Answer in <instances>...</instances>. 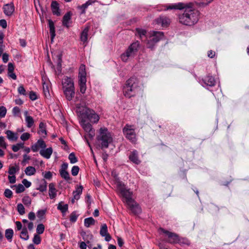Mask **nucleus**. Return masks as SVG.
Here are the masks:
<instances>
[{
    "mask_svg": "<svg viewBox=\"0 0 249 249\" xmlns=\"http://www.w3.org/2000/svg\"><path fill=\"white\" fill-rule=\"evenodd\" d=\"M165 10H179L182 11L178 16L180 23L189 26L195 25L199 20L200 12L192 2H178L165 6Z\"/></svg>",
    "mask_w": 249,
    "mask_h": 249,
    "instance_id": "f257e3e1",
    "label": "nucleus"
},
{
    "mask_svg": "<svg viewBox=\"0 0 249 249\" xmlns=\"http://www.w3.org/2000/svg\"><path fill=\"white\" fill-rule=\"evenodd\" d=\"M141 88L139 79L132 77L128 79L124 87V95L127 98L136 96L140 91Z\"/></svg>",
    "mask_w": 249,
    "mask_h": 249,
    "instance_id": "f03ea898",
    "label": "nucleus"
},
{
    "mask_svg": "<svg viewBox=\"0 0 249 249\" xmlns=\"http://www.w3.org/2000/svg\"><path fill=\"white\" fill-rule=\"evenodd\" d=\"M97 140L102 149L107 148L109 144L113 142L112 135L106 128H101L100 129Z\"/></svg>",
    "mask_w": 249,
    "mask_h": 249,
    "instance_id": "7ed1b4c3",
    "label": "nucleus"
},
{
    "mask_svg": "<svg viewBox=\"0 0 249 249\" xmlns=\"http://www.w3.org/2000/svg\"><path fill=\"white\" fill-rule=\"evenodd\" d=\"M116 184L117 190L125 199L126 203L133 200L132 198V192L130 191L129 189H127L124 183L118 181L116 182Z\"/></svg>",
    "mask_w": 249,
    "mask_h": 249,
    "instance_id": "20e7f679",
    "label": "nucleus"
},
{
    "mask_svg": "<svg viewBox=\"0 0 249 249\" xmlns=\"http://www.w3.org/2000/svg\"><path fill=\"white\" fill-rule=\"evenodd\" d=\"M87 73L86 72L85 65H81L79 68L78 73V82L80 91L82 93H84L86 90Z\"/></svg>",
    "mask_w": 249,
    "mask_h": 249,
    "instance_id": "39448f33",
    "label": "nucleus"
},
{
    "mask_svg": "<svg viewBox=\"0 0 249 249\" xmlns=\"http://www.w3.org/2000/svg\"><path fill=\"white\" fill-rule=\"evenodd\" d=\"M139 47V43L138 41L135 42L131 44L125 52L121 55L122 61L126 62L129 58L133 57L136 55L138 50Z\"/></svg>",
    "mask_w": 249,
    "mask_h": 249,
    "instance_id": "423d86ee",
    "label": "nucleus"
},
{
    "mask_svg": "<svg viewBox=\"0 0 249 249\" xmlns=\"http://www.w3.org/2000/svg\"><path fill=\"white\" fill-rule=\"evenodd\" d=\"M81 125L86 133L85 138L88 145H89V140L92 139L94 136V130L93 129L91 125L89 123L87 122L84 118L82 119Z\"/></svg>",
    "mask_w": 249,
    "mask_h": 249,
    "instance_id": "0eeeda50",
    "label": "nucleus"
},
{
    "mask_svg": "<svg viewBox=\"0 0 249 249\" xmlns=\"http://www.w3.org/2000/svg\"><path fill=\"white\" fill-rule=\"evenodd\" d=\"M123 133L125 138L132 143L137 142L136 134L133 125L126 124L123 129Z\"/></svg>",
    "mask_w": 249,
    "mask_h": 249,
    "instance_id": "6e6552de",
    "label": "nucleus"
},
{
    "mask_svg": "<svg viewBox=\"0 0 249 249\" xmlns=\"http://www.w3.org/2000/svg\"><path fill=\"white\" fill-rule=\"evenodd\" d=\"M82 118H87L92 123H97L99 120V115L95 112L89 108H86L85 111L81 114Z\"/></svg>",
    "mask_w": 249,
    "mask_h": 249,
    "instance_id": "1a4fd4ad",
    "label": "nucleus"
},
{
    "mask_svg": "<svg viewBox=\"0 0 249 249\" xmlns=\"http://www.w3.org/2000/svg\"><path fill=\"white\" fill-rule=\"evenodd\" d=\"M164 35L161 32H153L152 36L149 40L147 41V47L152 48L154 44L163 38Z\"/></svg>",
    "mask_w": 249,
    "mask_h": 249,
    "instance_id": "9d476101",
    "label": "nucleus"
},
{
    "mask_svg": "<svg viewBox=\"0 0 249 249\" xmlns=\"http://www.w3.org/2000/svg\"><path fill=\"white\" fill-rule=\"evenodd\" d=\"M160 230L167 236V239L166 240V242L171 244H176L179 242L180 240L179 237L177 234L170 232L162 228H160Z\"/></svg>",
    "mask_w": 249,
    "mask_h": 249,
    "instance_id": "9b49d317",
    "label": "nucleus"
},
{
    "mask_svg": "<svg viewBox=\"0 0 249 249\" xmlns=\"http://www.w3.org/2000/svg\"><path fill=\"white\" fill-rule=\"evenodd\" d=\"M126 204L131 212L135 214H138L141 213V208L134 200Z\"/></svg>",
    "mask_w": 249,
    "mask_h": 249,
    "instance_id": "f8f14e48",
    "label": "nucleus"
},
{
    "mask_svg": "<svg viewBox=\"0 0 249 249\" xmlns=\"http://www.w3.org/2000/svg\"><path fill=\"white\" fill-rule=\"evenodd\" d=\"M100 234L102 237H105V239L106 241H109L111 237L108 233L107 227L106 224H103L101 225Z\"/></svg>",
    "mask_w": 249,
    "mask_h": 249,
    "instance_id": "ddd939ff",
    "label": "nucleus"
},
{
    "mask_svg": "<svg viewBox=\"0 0 249 249\" xmlns=\"http://www.w3.org/2000/svg\"><path fill=\"white\" fill-rule=\"evenodd\" d=\"M156 22L162 27H167L170 24L171 20L168 17L165 16H161L156 19Z\"/></svg>",
    "mask_w": 249,
    "mask_h": 249,
    "instance_id": "4468645a",
    "label": "nucleus"
},
{
    "mask_svg": "<svg viewBox=\"0 0 249 249\" xmlns=\"http://www.w3.org/2000/svg\"><path fill=\"white\" fill-rule=\"evenodd\" d=\"M62 86L63 90L65 89H68L74 88V83L72 79L70 77H65L62 80Z\"/></svg>",
    "mask_w": 249,
    "mask_h": 249,
    "instance_id": "2eb2a0df",
    "label": "nucleus"
},
{
    "mask_svg": "<svg viewBox=\"0 0 249 249\" xmlns=\"http://www.w3.org/2000/svg\"><path fill=\"white\" fill-rule=\"evenodd\" d=\"M63 92L67 100L71 101L75 95L74 87L70 89H66L63 90Z\"/></svg>",
    "mask_w": 249,
    "mask_h": 249,
    "instance_id": "dca6fc26",
    "label": "nucleus"
},
{
    "mask_svg": "<svg viewBox=\"0 0 249 249\" xmlns=\"http://www.w3.org/2000/svg\"><path fill=\"white\" fill-rule=\"evenodd\" d=\"M4 14L7 16H11L14 11L15 8L13 3L6 4L3 7Z\"/></svg>",
    "mask_w": 249,
    "mask_h": 249,
    "instance_id": "f3484780",
    "label": "nucleus"
},
{
    "mask_svg": "<svg viewBox=\"0 0 249 249\" xmlns=\"http://www.w3.org/2000/svg\"><path fill=\"white\" fill-rule=\"evenodd\" d=\"M39 153L43 157L49 159L53 153V149L52 147H49L46 149H41Z\"/></svg>",
    "mask_w": 249,
    "mask_h": 249,
    "instance_id": "a211bd4d",
    "label": "nucleus"
},
{
    "mask_svg": "<svg viewBox=\"0 0 249 249\" xmlns=\"http://www.w3.org/2000/svg\"><path fill=\"white\" fill-rule=\"evenodd\" d=\"M72 14L71 12H67L63 17L62 23L63 25L67 27H69L71 23V17Z\"/></svg>",
    "mask_w": 249,
    "mask_h": 249,
    "instance_id": "6ab92c4d",
    "label": "nucleus"
},
{
    "mask_svg": "<svg viewBox=\"0 0 249 249\" xmlns=\"http://www.w3.org/2000/svg\"><path fill=\"white\" fill-rule=\"evenodd\" d=\"M24 114L25 117V120L27 124V127L31 128L34 124V120L32 116L28 115V112L27 111H25Z\"/></svg>",
    "mask_w": 249,
    "mask_h": 249,
    "instance_id": "aec40b11",
    "label": "nucleus"
},
{
    "mask_svg": "<svg viewBox=\"0 0 249 249\" xmlns=\"http://www.w3.org/2000/svg\"><path fill=\"white\" fill-rule=\"evenodd\" d=\"M7 139L11 141H16L18 139V134L11 130H7L5 132Z\"/></svg>",
    "mask_w": 249,
    "mask_h": 249,
    "instance_id": "412c9836",
    "label": "nucleus"
},
{
    "mask_svg": "<svg viewBox=\"0 0 249 249\" xmlns=\"http://www.w3.org/2000/svg\"><path fill=\"white\" fill-rule=\"evenodd\" d=\"M138 152L136 150L133 151L129 156L130 160L133 162L138 164L140 163V160L138 157Z\"/></svg>",
    "mask_w": 249,
    "mask_h": 249,
    "instance_id": "4be33fe9",
    "label": "nucleus"
},
{
    "mask_svg": "<svg viewBox=\"0 0 249 249\" xmlns=\"http://www.w3.org/2000/svg\"><path fill=\"white\" fill-rule=\"evenodd\" d=\"M38 133L42 137L45 138L47 136V131L46 128V124L43 123L41 122L39 125V130L38 131Z\"/></svg>",
    "mask_w": 249,
    "mask_h": 249,
    "instance_id": "5701e85b",
    "label": "nucleus"
},
{
    "mask_svg": "<svg viewBox=\"0 0 249 249\" xmlns=\"http://www.w3.org/2000/svg\"><path fill=\"white\" fill-rule=\"evenodd\" d=\"M49 195L50 196V197L51 199H53L54 197H55L56 196V190L55 188V185L54 183H50L49 185Z\"/></svg>",
    "mask_w": 249,
    "mask_h": 249,
    "instance_id": "b1692460",
    "label": "nucleus"
},
{
    "mask_svg": "<svg viewBox=\"0 0 249 249\" xmlns=\"http://www.w3.org/2000/svg\"><path fill=\"white\" fill-rule=\"evenodd\" d=\"M204 84L209 86H213L215 84L214 78L210 75H208L203 80Z\"/></svg>",
    "mask_w": 249,
    "mask_h": 249,
    "instance_id": "393cba45",
    "label": "nucleus"
},
{
    "mask_svg": "<svg viewBox=\"0 0 249 249\" xmlns=\"http://www.w3.org/2000/svg\"><path fill=\"white\" fill-rule=\"evenodd\" d=\"M48 23H49V26L50 28V33L51 36V40L52 41H53V39L55 36V28L54 26V23L51 20L48 19Z\"/></svg>",
    "mask_w": 249,
    "mask_h": 249,
    "instance_id": "a878e982",
    "label": "nucleus"
},
{
    "mask_svg": "<svg viewBox=\"0 0 249 249\" xmlns=\"http://www.w3.org/2000/svg\"><path fill=\"white\" fill-rule=\"evenodd\" d=\"M83 187L82 186H80L77 187L75 191H73V198L71 200L72 203H74V199L78 200L80 198V195L82 192Z\"/></svg>",
    "mask_w": 249,
    "mask_h": 249,
    "instance_id": "bb28decb",
    "label": "nucleus"
},
{
    "mask_svg": "<svg viewBox=\"0 0 249 249\" xmlns=\"http://www.w3.org/2000/svg\"><path fill=\"white\" fill-rule=\"evenodd\" d=\"M89 31V27H87L83 30L81 34L80 39L81 41H82L84 44L87 41Z\"/></svg>",
    "mask_w": 249,
    "mask_h": 249,
    "instance_id": "cd10ccee",
    "label": "nucleus"
},
{
    "mask_svg": "<svg viewBox=\"0 0 249 249\" xmlns=\"http://www.w3.org/2000/svg\"><path fill=\"white\" fill-rule=\"evenodd\" d=\"M51 8L52 12L54 15L56 16H59L60 15L58 4L56 1H53L52 2Z\"/></svg>",
    "mask_w": 249,
    "mask_h": 249,
    "instance_id": "c85d7f7f",
    "label": "nucleus"
},
{
    "mask_svg": "<svg viewBox=\"0 0 249 249\" xmlns=\"http://www.w3.org/2000/svg\"><path fill=\"white\" fill-rule=\"evenodd\" d=\"M213 0H196V3L199 7H205L211 3Z\"/></svg>",
    "mask_w": 249,
    "mask_h": 249,
    "instance_id": "c756f323",
    "label": "nucleus"
},
{
    "mask_svg": "<svg viewBox=\"0 0 249 249\" xmlns=\"http://www.w3.org/2000/svg\"><path fill=\"white\" fill-rule=\"evenodd\" d=\"M95 223V220L91 217L84 219V225L87 228L89 227L91 225H94Z\"/></svg>",
    "mask_w": 249,
    "mask_h": 249,
    "instance_id": "7c9ffc66",
    "label": "nucleus"
},
{
    "mask_svg": "<svg viewBox=\"0 0 249 249\" xmlns=\"http://www.w3.org/2000/svg\"><path fill=\"white\" fill-rule=\"evenodd\" d=\"M57 209L60 210L62 213H65L68 210V205L64 204L63 202L61 201L59 203L57 206Z\"/></svg>",
    "mask_w": 249,
    "mask_h": 249,
    "instance_id": "2f4dec72",
    "label": "nucleus"
},
{
    "mask_svg": "<svg viewBox=\"0 0 249 249\" xmlns=\"http://www.w3.org/2000/svg\"><path fill=\"white\" fill-rule=\"evenodd\" d=\"M36 172V170L33 166H28L25 170V173L27 176L34 175Z\"/></svg>",
    "mask_w": 249,
    "mask_h": 249,
    "instance_id": "473e14b6",
    "label": "nucleus"
},
{
    "mask_svg": "<svg viewBox=\"0 0 249 249\" xmlns=\"http://www.w3.org/2000/svg\"><path fill=\"white\" fill-rule=\"evenodd\" d=\"M47 182L44 179L42 180L40 182L38 187L37 188V190L41 192L46 191L47 189Z\"/></svg>",
    "mask_w": 249,
    "mask_h": 249,
    "instance_id": "72a5a7b5",
    "label": "nucleus"
},
{
    "mask_svg": "<svg viewBox=\"0 0 249 249\" xmlns=\"http://www.w3.org/2000/svg\"><path fill=\"white\" fill-rule=\"evenodd\" d=\"M13 234L14 231L12 229H9L5 231V235L8 240L11 241Z\"/></svg>",
    "mask_w": 249,
    "mask_h": 249,
    "instance_id": "f704fd0d",
    "label": "nucleus"
},
{
    "mask_svg": "<svg viewBox=\"0 0 249 249\" xmlns=\"http://www.w3.org/2000/svg\"><path fill=\"white\" fill-rule=\"evenodd\" d=\"M43 90L46 97L50 96L49 84L44 82L43 83Z\"/></svg>",
    "mask_w": 249,
    "mask_h": 249,
    "instance_id": "c9c22d12",
    "label": "nucleus"
},
{
    "mask_svg": "<svg viewBox=\"0 0 249 249\" xmlns=\"http://www.w3.org/2000/svg\"><path fill=\"white\" fill-rule=\"evenodd\" d=\"M20 237L25 240H27L29 238V235L26 228H23L20 233Z\"/></svg>",
    "mask_w": 249,
    "mask_h": 249,
    "instance_id": "e433bc0d",
    "label": "nucleus"
},
{
    "mask_svg": "<svg viewBox=\"0 0 249 249\" xmlns=\"http://www.w3.org/2000/svg\"><path fill=\"white\" fill-rule=\"evenodd\" d=\"M61 177L67 181L71 180L69 173L68 171H59Z\"/></svg>",
    "mask_w": 249,
    "mask_h": 249,
    "instance_id": "4c0bfd02",
    "label": "nucleus"
},
{
    "mask_svg": "<svg viewBox=\"0 0 249 249\" xmlns=\"http://www.w3.org/2000/svg\"><path fill=\"white\" fill-rule=\"evenodd\" d=\"M137 34L142 39L143 37H145L146 32L145 30L138 28L136 29Z\"/></svg>",
    "mask_w": 249,
    "mask_h": 249,
    "instance_id": "58836bf2",
    "label": "nucleus"
},
{
    "mask_svg": "<svg viewBox=\"0 0 249 249\" xmlns=\"http://www.w3.org/2000/svg\"><path fill=\"white\" fill-rule=\"evenodd\" d=\"M17 210H18V213L20 215H23L25 213V208H24L23 205L22 204H21V203L18 204V205H17Z\"/></svg>",
    "mask_w": 249,
    "mask_h": 249,
    "instance_id": "ea45409f",
    "label": "nucleus"
},
{
    "mask_svg": "<svg viewBox=\"0 0 249 249\" xmlns=\"http://www.w3.org/2000/svg\"><path fill=\"white\" fill-rule=\"evenodd\" d=\"M69 159L70 161V162L72 164L75 163L77 162V159L75 157L73 153H71L69 155Z\"/></svg>",
    "mask_w": 249,
    "mask_h": 249,
    "instance_id": "a19ab883",
    "label": "nucleus"
},
{
    "mask_svg": "<svg viewBox=\"0 0 249 249\" xmlns=\"http://www.w3.org/2000/svg\"><path fill=\"white\" fill-rule=\"evenodd\" d=\"M44 226L42 224H40L37 225L36 228V232L38 234H41L43 233L44 231Z\"/></svg>",
    "mask_w": 249,
    "mask_h": 249,
    "instance_id": "79ce46f5",
    "label": "nucleus"
},
{
    "mask_svg": "<svg viewBox=\"0 0 249 249\" xmlns=\"http://www.w3.org/2000/svg\"><path fill=\"white\" fill-rule=\"evenodd\" d=\"M7 112V109L3 106L0 107V118H3L5 116Z\"/></svg>",
    "mask_w": 249,
    "mask_h": 249,
    "instance_id": "37998d69",
    "label": "nucleus"
},
{
    "mask_svg": "<svg viewBox=\"0 0 249 249\" xmlns=\"http://www.w3.org/2000/svg\"><path fill=\"white\" fill-rule=\"evenodd\" d=\"M79 171V168L78 166H73L71 169V174L73 176H76L78 175Z\"/></svg>",
    "mask_w": 249,
    "mask_h": 249,
    "instance_id": "c03bdc74",
    "label": "nucleus"
},
{
    "mask_svg": "<svg viewBox=\"0 0 249 249\" xmlns=\"http://www.w3.org/2000/svg\"><path fill=\"white\" fill-rule=\"evenodd\" d=\"M25 190L24 186L21 184H19L17 186H16V192L17 193H20L24 192Z\"/></svg>",
    "mask_w": 249,
    "mask_h": 249,
    "instance_id": "a18cd8bd",
    "label": "nucleus"
},
{
    "mask_svg": "<svg viewBox=\"0 0 249 249\" xmlns=\"http://www.w3.org/2000/svg\"><path fill=\"white\" fill-rule=\"evenodd\" d=\"M23 147V143H18L16 145H14L12 146V150L14 152L18 151L20 148Z\"/></svg>",
    "mask_w": 249,
    "mask_h": 249,
    "instance_id": "49530a36",
    "label": "nucleus"
},
{
    "mask_svg": "<svg viewBox=\"0 0 249 249\" xmlns=\"http://www.w3.org/2000/svg\"><path fill=\"white\" fill-rule=\"evenodd\" d=\"M36 143L39 146V147L42 148V149L45 148L46 147L45 142H44V141H43L41 139L38 140L37 141Z\"/></svg>",
    "mask_w": 249,
    "mask_h": 249,
    "instance_id": "de8ad7c7",
    "label": "nucleus"
},
{
    "mask_svg": "<svg viewBox=\"0 0 249 249\" xmlns=\"http://www.w3.org/2000/svg\"><path fill=\"white\" fill-rule=\"evenodd\" d=\"M33 242L36 245H38L41 242L40 237L38 234H35L33 238Z\"/></svg>",
    "mask_w": 249,
    "mask_h": 249,
    "instance_id": "09e8293b",
    "label": "nucleus"
},
{
    "mask_svg": "<svg viewBox=\"0 0 249 249\" xmlns=\"http://www.w3.org/2000/svg\"><path fill=\"white\" fill-rule=\"evenodd\" d=\"M46 213V210H39L37 213V216L40 219H42Z\"/></svg>",
    "mask_w": 249,
    "mask_h": 249,
    "instance_id": "8fccbe9b",
    "label": "nucleus"
},
{
    "mask_svg": "<svg viewBox=\"0 0 249 249\" xmlns=\"http://www.w3.org/2000/svg\"><path fill=\"white\" fill-rule=\"evenodd\" d=\"M30 137V134L29 133L25 132L23 133L21 136L20 139L23 141H25L28 140Z\"/></svg>",
    "mask_w": 249,
    "mask_h": 249,
    "instance_id": "3c124183",
    "label": "nucleus"
},
{
    "mask_svg": "<svg viewBox=\"0 0 249 249\" xmlns=\"http://www.w3.org/2000/svg\"><path fill=\"white\" fill-rule=\"evenodd\" d=\"M0 147L3 149H6L7 147V144L5 143L4 138L2 136H0Z\"/></svg>",
    "mask_w": 249,
    "mask_h": 249,
    "instance_id": "603ef678",
    "label": "nucleus"
},
{
    "mask_svg": "<svg viewBox=\"0 0 249 249\" xmlns=\"http://www.w3.org/2000/svg\"><path fill=\"white\" fill-rule=\"evenodd\" d=\"M22 202L26 205H29L31 203V199L29 196H25L22 199Z\"/></svg>",
    "mask_w": 249,
    "mask_h": 249,
    "instance_id": "864d4df0",
    "label": "nucleus"
},
{
    "mask_svg": "<svg viewBox=\"0 0 249 249\" xmlns=\"http://www.w3.org/2000/svg\"><path fill=\"white\" fill-rule=\"evenodd\" d=\"M78 216L76 215L75 212H72L70 217V220L71 222H75L77 219Z\"/></svg>",
    "mask_w": 249,
    "mask_h": 249,
    "instance_id": "5fc2aeb1",
    "label": "nucleus"
},
{
    "mask_svg": "<svg viewBox=\"0 0 249 249\" xmlns=\"http://www.w3.org/2000/svg\"><path fill=\"white\" fill-rule=\"evenodd\" d=\"M18 92L19 94L25 95H26V90L22 85H20L18 88Z\"/></svg>",
    "mask_w": 249,
    "mask_h": 249,
    "instance_id": "6e6d98bb",
    "label": "nucleus"
},
{
    "mask_svg": "<svg viewBox=\"0 0 249 249\" xmlns=\"http://www.w3.org/2000/svg\"><path fill=\"white\" fill-rule=\"evenodd\" d=\"M4 194L5 197L10 198L12 196L13 193L11 190L6 189L4 191Z\"/></svg>",
    "mask_w": 249,
    "mask_h": 249,
    "instance_id": "4d7b16f0",
    "label": "nucleus"
},
{
    "mask_svg": "<svg viewBox=\"0 0 249 249\" xmlns=\"http://www.w3.org/2000/svg\"><path fill=\"white\" fill-rule=\"evenodd\" d=\"M92 1L89 0L85 4H83L81 7L80 8L83 9L82 13L84 12L85 10L88 7V6L90 4H91Z\"/></svg>",
    "mask_w": 249,
    "mask_h": 249,
    "instance_id": "13d9d810",
    "label": "nucleus"
},
{
    "mask_svg": "<svg viewBox=\"0 0 249 249\" xmlns=\"http://www.w3.org/2000/svg\"><path fill=\"white\" fill-rule=\"evenodd\" d=\"M20 111V110L18 107H14L12 109V113L14 116H18Z\"/></svg>",
    "mask_w": 249,
    "mask_h": 249,
    "instance_id": "bf43d9fd",
    "label": "nucleus"
},
{
    "mask_svg": "<svg viewBox=\"0 0 249 249\" xmlns=\"http://www.w3.org/2000/svg\"><path fill=\"white\" fill-rule=\"evenodd\" d=\"M17 172L16 168L14 166H10L9 168L8 173L10 175H14Z\"/></svg>",
    "mask_w": 249,
    "mask_h": 249,
    "instance_id": "052dcab7",
    "label": "nucleus"
},
{
    "mask_svg": "<svg viewBox=\"0 0 249 249\" xmlns=\"http://www.w3.org/2000/svg\"><path fill=\"white\" fill-rule=\"evenodd\" d=\"M43 174L44 178L46 179H50L52 178V173L50 171L43 173Z\"/></svg>",
    "mask_w": 249,
    "mask_h": 249,
    "instance_id": "680f3d73",
    "label": "nucleus"
},
{
    "mask_svg": "<svg viewBox=\"0 0 249 249\" xmlns=\"http://www.w3.org/2000/svg\"><path fill=\"white\" fill-rule=\"evenodd\" d=\"M29 97L31 100L34 101L37 99V95L35 92L32 91L30 92Z\"/></svg>",
    "mask_w": 249,
    "mask_h": 249,
    "instance_id": "e2e57ef3",
    "label": "nucleus"
},
{
    "mask_svg": "<svg viewBox=\"0 0 249 249\" xmlns=\"http://www.w3.org/2000/svg\"><path fill=\"white\" fill-rule=\"evenodd\" d=\"M22 183L26 188H29L31 185V183L26 179H23L22 181Z\"/></svg>",
    "mask_w": 249,
    "mask_h": 249,
    "instance_id": "0e129e2a",
    "label": "nucleus"
},
{
    "mask_svg": "<svg viewBox=\"0 0 249 249\" xmlns=\"http://www.w3.org/2000/svg\"><path fill=\"white\" fill-rule=\"evenodd\" d=\"M8 179L10 183H14L16 182V176L15 175L9 176Z\"/></svg>",
    "mask_w": 249,
    "mask_h": 249,
    "instance_id": "69168bd1",
    "label": "nucleus"
},
{
    "mask_svg": "<svg viewBox=\"0 0 249 249\" xmlns=\"http://www.w3.org/2000/svg\"><path fill=\"white\" fill-rule=\"evenodd\" d=\"M39 148L36 142L31 146V149L34 152H37Z\"/></svg>",
    "mask_w": 249,
    "mask_h": 249,
    "instance_id": "338daca9",
    "label": "nucleus"
},
{
    "mask_svg": "<svg viewBox=\"0 0 249 249\" xmlns=\"http://www.w3.org/2000/svg\"><path fill=\"white\" fill-rule=\"evenodd\" d=\"M14 70V66L12 63H9L8 65V72H13Z\"/></svg>",
    "mask_w": 249,
    "mask_h": 249,
    "instance_id": "774afa93",
    "label": "nucleus"
}]
</instances>
